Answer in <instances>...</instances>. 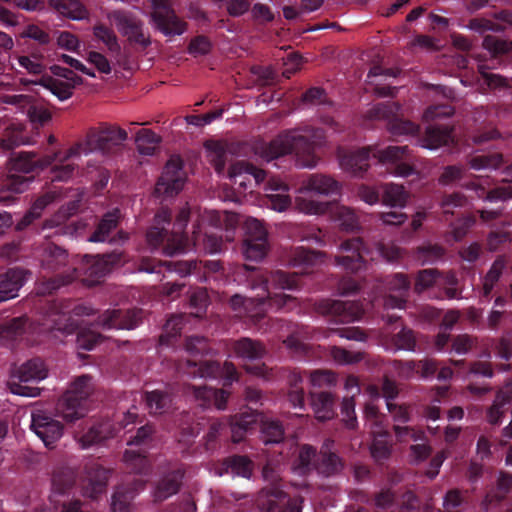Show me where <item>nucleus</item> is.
<instances>
[{"label": "nucleus", "instance_id": "obj_1", "mask_svg": "<svg viewBox=\"0 0 512 512\" xmlns=\"http://www.w3.org/2000/svg\"><path fill=\"white\" fill-rule=\"evenodd\" d=\"M326 134L322 128L305 125L281 132L270 142H259L254 153L266 162L293 154L296 166L313 169L320 161L316 150L325 146Z\"/></svg>", "mask_w": 512, "mask_h": 512}, {"label": "nucleus", "instance_id": "obj_2", "mask_svg": "<svg viewBox=\"0 0 512 512\" xmlns=\"http://www.w3.org/2000/svg\"><path fill=\"white\" fill-rule=\"evenodd\" d=\"M341 183L330 175L314 173L301 181L294 200L295 209L306 215H324L330 211L331 203L308 197L309 194L331 196L341 191Z\"/></svg>", "mask_w": 512, "mask_h": 512}, {"label": "nucleus", "instance_id": "obj_3", "mask_svg": "<svg viewBox=\"0 0 512 512\" xmlns=\"http://www.w3.org/2000/svg\"><path fill=\"white\" fill-rule=\"evenodd\" d=\"M245 269L252 272V274L247 277L249 287L254 291H261L270 309H281L295 301V298L291 295L281 292L277 293L272 289H297L298 283L296 274H289L281 270H276L271 272L269 275H265L261 272H256L253 267L245 266Z\"/></svg>", "mask_w": 512, "mask_h": 512}, {"label": "nucleus", "instance_id": "obj_4", "mask_svg": "<svg viewBox=\"0 0 512 512\" xmlns=\"http://www.w3.org/2000/svg\"><path fill=\"white\" fill-rule=\"evenodd\" d=\"M94 387L92 378L88 375H82L72 381L58 400L56 413L67 423L84 418L88 409V398L93 393Z\"/></svg>", "mask_w": 512, "mask_h": 512}, {"label": "nucleus", "instance_id": "obj_5", "mask_svg": "<svg viewBox=\"0 0 512 512\" xmlns=\"http://www.w3.org/2000/svg\"><path fill=\"white\" fill-rule=\"evenodd\" d=\"M47 376L48 369L44 361L33 358L12 369L7 387L12 394L34 398L40 395L41 389L27 383L40 382Z\"/></svg>", "mask_w": 512, "mask_h": 512}, {"label": "nucleus", "instance_id": "obj_6", "mask_svg": "<svg viewBox=\"0 0 512 512\" xmlns=\"http://www.w3.org/2000/svg\"><path fill=\"white\" fill-rule=\"evenodd\" d=\"M400 105L395 102L377 104L372 107L367 116L370 119L386 120L387 127L395 136L414 135L419 131V126L400 118Z\"/></svg>", "mask_w": 512, "mask_h": 512}, {"label": "nucleus", "instance_id": "obj_7", "mask_svg": "<svg viewBox=\"0 0 512 512\" xmlns=\"http://www.w3.org/2000/svg\"><path fill=\"white\" fill-rule=\"evenodd\" d=\"M260 512H302V497H289L281 487L263 488L256 500Z\"/></svg>", "mask_w": 512, "mask_h": 512}, {"label": "nucleus", "instance_id": "obj_8", "mask_svg": "<svg viewBox=\"0 0 512 512\" xmlns=\"http://www.w3.org/2000/svg\"><path fill=\"white\" fill-rule=\"evenodd\" d=\"M127 139V132L116 126H102L88 131L82 151L85 155L93 151L108 152L111 146L122 144Z\"/></svg>", "mask_w": 512, "mask_h": 512}, {"label": "nucleus", "instance_id": "obj_9", "mask_svg": "<svg viewBox=\"0 0 512 512\" xmlns=\"http://www.w3.org/2000/svg\"><path fill=\"white\" fill-rule=\"evenodd\" d=\"M185 180L186 174L183 170V162L179 156L173 155L167 161L156 183L155 194L157 196L172 197L183 189Z\"/></svg>", "mask_w": 512, "mask_h": 512}, {"label": "nucleus", "instance_id": "obj_10", "mask_svg": "<svg viewBox=\"0 0 512 512\" xmlns=\"http://www.w3.org/2000/svg\"><path fill=\"white\" fill-rule=\"evenodd\" d=\"M93 310L85 305H78L72 310V314L66 311H57L53 308L47 322L43 324L40 330H49L51 333H59L62 336L73 334L79 326V323L74 319V316L91 315Z\"/></svg>", "mask_w": 512, "mask_h": 512}, {"label": "nucleus", "instance_id": "obj_11", "mask_svg": "<svg viewBox=\"0 0 512 512\" xmlns=\"http://www.w3.org/2000/svg\"><path fill=\"white\" fill-rule=\"evenodd\" d=\"M153 6L151 19L154 26L165 35H181L186 29L167 0H150Z\"/></svg>", "mask_w": 512, "mask_h": 512}, {"label": "nucleus", "instance_id": "obj_12", "mask_svg": "<svg viewBox=\"0 0 512 512\" xmlns=\"http://www.w3.org/2000/svg\"><path fill=\"white\" fill-rule=\"evenodd\" d=\"M373 156L383 164L394 165L392 173L399 177H408L416 173L414 167L407 162L409 149L407 146H389L379 150L372 148Z\"/></svg>", "mask_w": 512, "mask_h": 512}, {"label": "nucleus", "instance_id": "obj_13", "mask_svg": "<svg viewBox=\"0 0 512 512\" xmlns=\"http://www.w3.org/2000/svg\"><path fill=\"white\" fill-rule=\"evenodd\" d=\"M107 18L112 25L130 42L137 43L143 47L150 44L149 38L144 34L141 23L130 14L123 11H111Z\"/></svg>", "mask_w": 512, "mask_h": 512}, {"label": "nucleus", "instance_id": "obj_14", "mask_svg": "<svg viewBox=\"0 0 512 512\" xmlns=\"http://www.w3.org/2000/svg\"><path fill=\"white\" fill-rule=\"evenodd\" d=\"M109 470L98 463H89L84 467L81 478V492L83 496L97 499L103 494L109 480Z\"/></svg>", "mask_w": 512, "mask_h": 512}, {"label": "nucleus", "instance_id": "obj_15", "mask_svg": "<svg viewBox=\"0 0 512 512\" xmlns=\"http://www.w3.org/2000/svg\"><path fill=\"white\" fill-rule=\"evenodd\" d=\"M31 428L46 447L58 441L63 435V425L43 411L32 413Z\"/></svg>", "mask_w": 512, "mask_h": 512}, {"label": "nucleus", "instance_id": "obj_16", "mask_svg": "<svg viewBox=\"0 0 512 512\" xmlns=\"http://www.w3.org/2000/svg\"><path fill=\"white\" fill-rule=\"evenodd\" d=\"M82 148L83 144L77 143L69 148L64 155L60 153L49 155L50 157H55L53 164L56 163L51 169V179L53 181H67L75 175L78 166L74 162H70V160L80 158L84 154Z\"/></svg>", "mask_w": 512, "mask_h": 512}, {"label": "nucleus", "instance_id": "obj_17", "mask_svg": "<svg viewBox=\"0 0 512 512\" xmlns=\"http://www.w3.org/2000/svg\"><path fill=\"white\" fill-rule=\"evenodd\" d=\"M230 307L238 316H247L253 321L260 320L270 309L262 293L255 298H245L235 294L230 298Z\"/></svg>", "mask_w": 512, "mask_h": 512}, {"label": "nucleus", "instance_id": "obj_18", "mask_svg": "<svg viewBox=\"0 0 512 512\" xmlns=\"http://www.w3.org/2000/svg\"><path fill=\"white\" fill-rule=\"evenodd\" d=\"M142 319V311L133 309L123 311L112 309L105 311L98 319V326L103 329H133Z\"/></svg>", "mask_w": 512, "mask_h": 512}, {"label": "nucleus", "instance_id": "obj_19", "mask_svg": "<svg viewBox=\"0 0 512 512\" xmlns=\"http://www.w3.org/2000/svg\"><path fill=\"white\" fill-rule=\"evenodd\" d=\"M121 261L120 253H111L98 258L85 257L84 270L85 277L83 283L88 286L96 284L100 278L110 272L113 265Z\"/></svg>", "mask_w": 512, "mask_h": 512}, {"label": "nucleus", "instance_id": "obj_20", "mask_svg": "<svg viewBox=\"0 0 512 512\" xmlns=\"http://www.w3.org/2000/svg\"><path fill=\"white\" fill-rule=\"evenodd\" d=\"M318 311L322 314L335 316L342 323L356 321L363 313L360 303L339 300L321 301L318 305Z\"/></svg>", "mask_w": 512, "mask_h": 512}, {"label": "nucleus", "instance_id": "obj_21", "mask_svg": "<svg viewBox=\"0 0 512 512\" xmlns=\"http://www.w3.org/2000/svg\"><path fill=\"white\" fill-rule=\"evenodd\" d=\"M272 329L280 333H288L287 337L282 341L290 352L294 354H303L306 352L307 346L303 341L308 339V333L304 327L282 320H274L272 322Z\"/></svg>", "mask_w": 512, "mask_h": 512}, {"label": "nucleus", "instance_id": "obj_22", "mask_svg": "<svg viewBox=\"0 0 512 512\" xmlns=\"http://www.w3.org/2000/svg\"><path fill=\"white\" fill-rule=\"evenodd\" d=\"M114 436L112 424L108 421L91 423L81 431L75 432V440L82 449H88L94 445H98L103 441Z\"/></svg>", "mask_w": 512, "mask_h": 512}, {"label": "nucleus", "instance_id": "obj_23", "mask_svg": "<svg viewBox=\"0 0 512 512\" xmlns=\"http://www.w3.org/2000/svg\"><path fill=\"white\" fill-rule=\"evenodd\" d=\"M339 249L347 255L337 256L335 258L336 264L352 272L359 271L362 268L363 255L369 253L364 248L360 238L348 239L342 242Z\"/></svg>", "mask_w": 512, "mask_h": 512}, {"label": "nucleus", "instance_id": "obj_24", "mask_svg": "<svg viewBox=\"0 0 512 512\" xmlns=\"http://www.w3.org/2000/svg\"><path fill=\"white\" fill-rule=\"evenodd\" d=\"M119 218V210L105 214L88 240L90 242L124 243L128 239V234L124 231H119L114 237L109 238L110 232L117 227Z\"/></svg>", "mask_w": 512, "mask_h": 512}, {"label": "nucleus", "instance_id": "obj_25", "mask_svg": "<svg viewBox=\"0 0 512 512\" xmlns=\"http://www.w3.org/2000/svg\"><path fill=\"white\" fill-rule=\"evenodd\" d=\"M370 153L373 154L372 147L349 152L339 150L340 167L353 176H360L369 168L368 159Z\"/></svg>", "mask_w": 512, "mask_h": 512}, {"label": "nucleus", "instance_id": "obj_26", "mask_svg": "<svg viewBox=\"0 0 512 512\" xmlns=\"http://www.w3.org/2000/svg\"><path fill=\"white\" fill-rule=\"evenodd\" d=\"M266 196L269 200V206L277 211L283 212L292 204V200L288 195L289 186L280 178H269L266 188Z\"/></svg>", "mask_w": 512, "mask_h": 512}, {"label": "nucleus", "instance_id": "obj_27", "mask_svg": "<svg viewBox=\"0 0 512 512\" xmlns=\"http://www.w3.org/2000/svg\"><path fill=\"white\" fill-rule=\"evenodd\" d=\"M27 273L19 268L9 269L0 274V302L13 299L18 296L20 288L26 281Z\"/></svg>", "mask_w": 512, "mask_h": 512}, {"label": "nucleus", "instance_id": "obj_28", "mask_svg": "<svg viewBox=\"0 0 512 512\" xmlns=\"http://www.w3.org/2000/svg\"><path fill=\"white\" fill-rule=\"evenodd\" d=\"M228 176L233 181L234 185L246 189L247 181H249L251 177L259 184L265 179V172L247 162L238 161L230 166Z\"/></svg>", "mask_w": 512, "mask_h": 512}, {"label": "nucleus", "instance_id": "obj_29", "mask_svg": "<svg viewBox=\"0 0 512 512\" xmlns=\"http://www.w3.org/2000/svg\"><path fill=\"white\" fill-rule=\"evenodd\" d=\"M398 71L390 68H383L379 65L372 67L368 73V83L374 87V93L379 97L393 96L396 88L385 86L388 78L396 77Z\"/></svg>", "mask_w": 512, "mask_h": 512}, {"label": "nucleus", "instance_id": "obj_30", "mask_svg": "<svg viewBox=\"0 0 512 512\" xmlns=\"http://www.w3.org/2000/svg\"><path fill=\"white\" fill-rule=\"evenodd\" d=\"M410 283L407 277L403 274H395L389 279L388 288L391 292H396L399 295L390 294L384 302L386 309H403L405 307V295L408 292Z\"/></svg>", "mask_w": 512, "mask_h": 512}, {"label": "nucleus", "instance_id": "obj_31", "mask_svg": "<svg viewBox=\"0 0 512 512\" xmlns=\"http://www.w3.org/2000/svg\"><path fill=\"white\" fill-rule=\"evenodd\" d=\"M31 177L11 174L2 182L0 188V204L8 205L14 200V195L23 193L28 189Z\"/></svg>", "mask_w": 512, "mask_h": 512}, {"label": "nucleus", "instance_id": "obj_32", "mask_svg": "<svg viewBox=\"0 0 512 512\" xmlns=\"http://www.w3.org/2000/svg\"><path fill=\"white\" fill-rule=\"evenodd\" d=\"M231 350L236 357L249 361L261 359L266 354L264 345L251 338H241L231 342Z\"/></svg>", "mask_w": 512, "mask_h": 512}, {"label": "nucleus", "instance_id": "obj_33", "mask_svg": "<svg viewBox=\"0 0 512 512\" xmlns=\"http://www.w3.org/2000/svg\"><path fill=\"white\" fill-rule=\"evenodd\" d=\"M144 482L140 479L135 480L133 487H126L124 485L118 486L111 498V511L112 512H130L131 500L135 492L143 489Z\"/></svg>", "mask_w": 512, "mask_h": 512}, {"label": "nucleus", "instance_id": "obj_34", "mask_svg": "<svg viewBox=\"0 0 512 512\" xmlns=\"http://www.w3.org/2000/svg\"><path fill=\"white\" fill-rule=\"evenodd\" d=\"M324 262V254L307 250L303 247L295 248L289 256V264L295 268H301L304 273L312 267L320 265Z\"/></svg>", "mask_w": 512, "mask_h": 512}, {"label": "nucleus", "instance_id": "obj_35", "mask_svg": "<svg viewBox=\"0 0 512 512\" xmlns=\"http://www.w3.org/2000/svg\"><path fill=\"white\" fill-rule=\"evenodd\" d=\"M190 390L195 400L199 402V405L205 407L213 403L219 410L226 408L229 395L226 391L208 387H191Z\"/></svg>", "mask_w": 512, "mask_h": 512}, {"label": "nucleus", "instance_id": "obj_36", "mask_svg": "<svg viewBox=\"0 0 512 512\" xmlns=\"http://www.w3.org/2000/svg\"><path fill=\"white\" fill-rule=\"evenodd\" d=\"M196 267V263L192 261L184 262H155L152 260L145 259L142 261L140 270L147 273H160L162 268L167 271H175L180 276H187L191 273L192 269Z\"/></svg>", "mask_w": 512, "mask_h": 512}, {"label": "nucleus", "instance_id": "obj_37", "mask_svg": "<svg viewBox=\"0 0 512 512\" xmlns=\"http://www.w3.org/2000/svg\"><path fill=\"white\" fill-rule=\"evenodd\" d=\"M55 157L46 156L39 161L35 160V154L21 152L11 162V169L16 172L30 173L39 167L41 169L53 165Z\"/></svg>", "mask_w": 512, "mask_h": 512}, {"label": "nucleus", "instance_id": "obj_38", "mask_svg": "<svg viewBox=\"0 0 512 512\" xmlns=\"http://www.w3.org/2000/svg\"><path fill=\"white\" fill-rule=\"evenodd\" d=\"M178 370L192 378H215L220 374V365L216 362H200L188 360L179 364Z\"/></svg>", "mask_w": 512, "mask_h": 512}, {"label": "nucleus", "instance_id": "obj_39", "mask_svg": "<svg viewBox=\"0 0 512 512\" xmlns=\"http://www.w3.org/2000/svg\"><path fill=\"white\" fill-rule=\"evenodd\" d=\"M171 213L167 209H161L154 217V223L147 232V242L153 248L158 247L167 237L165 225H169Z\"/></svg>", "mask_w": 512, "mask_h": 512}, {"label": "nucleus", "instance_id": "obj_40", "mask_svg": "<svg viewBox=\"0 0 512 512\" xmlns=\"http://www.w3.org/2000/svg\"><path fill=\"white\" fill-rule=\"evenodd\" d=\"M452 131L448 127L426 128L425 136L419 140L421 147L434 150L452 141Z\"/></svg>", "mask_w": 512, "mask_h": 512}, {"label": "nucleus", "instance_id": "obj_41", "mask_svg": "<svg viewBox=\"0 0 512 512\" xmlns=\"http://www.w3.org/2000/svg\"><path fill=\"white\" fill-rule=\"evenodd\" d=\"M49 5L59 14L72 20H83L88 11L79 0H49Z\"/></svg>", "mask_w": 512, "mask_h": 512}, {"label": "nucleus", "instance_id": "obj_42", "mask_svg": "<svg viewBox=\"0 0 512 512\" xmlns=\"http://www.w3.org/2000/svg\"><path fill=\"white\" fill-rule=\"evenodd\" d=\"M28 319L25 317L13 318L0 324V343L8 344L26 333L28 327Z\"/></svg>", "mask_w": 512, "mask_h": 512}, {"label": "nucleus", "instance_id": "obj_43", "mask_svg": "<svg viewBox=\"0 0 512 512\" xmlns=\"http://www.w3.org/2000/svg\"><path fill=\"white\" fill-rule=\"evenodd\" d=\"M252 462L245 456H233L225 460L222 468L215 471V474L222 476L223 474H232L249 478L252 474Z\"/></svg>", "mask_w": 512, "mask_h": 512}, {"label": "nucleus", "instance_id": "obj_44", "mask_svg": "<svg viewBox=\"0 0 512 512\" xmlns=\"http://www.w3.org/2000/svg\"><path fill=\"white\" fill-rule=\"evenodd\" d=\"M512 396V380L508 381L498 392L492 406L488 410L489 423L498 424L505 412V405Z\"/></svg>", "mask_w": 512, "mask_h": 512}, {"label": "nucleus", "instance_id": "obj_45", "mask_svg": "<svg viewBox=\"0 0 512 512\" xmlns=\"http://www.w3.org/2000/svg\"><path fill=\"white\" fill-rule=\"evenodd\" d=\"M382 202L391 207L403 208L406 206L409 193L403 185L395 183H386L381 186Z\"/></svg>", "mask_w": 512, "mask_h": 512}, {"label": "nucleus", "instance_id": "obj_46", "mask_svg": "<svg viewBox=\"0 0 512 512\" xmlns=\"http://www.w3.org/2000/svg\"><path fill=\"white\" fill-rule=\"evenodd\" d=\"M93 35L107 47L115 62L120 64L121 46L118 43L115 33L103 24H97L93 27Z\"/></svg>", "mask_w": 512, "mask_h": 512}, {"label": "nucleus", "instance_id": "obj_47", "mask_svg": "<svg viewBox=\"0 0 512 512\" xmlns=\"http://www.w3.org/2000/svg\"><path fill=\"white\" fill-rule=\"evenodd\" d=\"M67 262V253L62 248L53 244H48L44 248L41 263L45 269L55 271L65 266Z\"/></svg>", "mask_w": 512, "mask_h": 512}, {"label": "nucleus", "instance_id": "obj_48", "mask_svg": "<svg viewBox=\"0 0 512 512\" xmlns=\"http://www.w3.org/2000/svg\"><path fill=\"white\" fill-rule=\"evenodd\" d=\"M312 407L315 416L320 421H325L334 416V399L332 394L328 392H320L312 394Z\"/></svg>", "mask_w": 512, "mask_h": 512}, {"label": "nucleus", "instance_id": "obj_49", "mask_svg": "<svg viewBox=\"0 0 512 512\" xmlns=\"http://www.w3.org/2000/svg\"><path fill=\"white\" fill-rule=\"evenodd\" d=\"M181 478L182 473L180 471H173L165 476L154 491L155 501H163L175 494L179 489Z\"/></svg>", "mask_w": 512, "mask_h": 512}, {"label": "nucleus", "instance_id": "obj_50", "mask_svg": "<svg viewBox=\"0 0 512 512\" xmlns=\"http://www.w3.org/2000/svg\"><path fill=\"white\" fill-rule=\"evenodd\" d=\"M145 401L149 412L152 414H163L170 409L172 404L171 396L161 390L146 393Z\"/></svg>", "mask_w": 512, "mask_h": 512}, {"label": "nucleus", "instance_id": "obj_51", "mask_svg": "<svg viewBox=\"0 0 512 512\" xmlns=\"http://www.w3.org/2000/svg\"><path fill=\"white\" fill-rule=\"evenodd\" d=\"M332 219L345 231H355L359 227L358 217L355 212L347 206H336L331 211Z\"/></svg>", "mask_w": 512, "mask_h": 512}, {"label": "nucleus", "instance_id": "obj_52", "mask_svg": "<svg viewBox=\"0 0 512 512\" xmlns=\"http://www.w3.org/2000/svg\"><path fill=\"white\" fill-rule=\"evenodd\" d=\"M383 343L386 348L393 349L394 351L414 350L415 337L411 330L402 328L398 333L392 335L390 338H385Z\"/></svg>", "mask_w": 512, "mask_h": 512}, {"label": "nucleus", "instance_id": "obj_53", "mask_svg": "<svg viewBox=\"0 0 512 512\" xmlns=\"http://www.w3.org/2000/svg\"><path fill=\"white\" fill-rule=\"evenodd\" d=\"M160 136L149 129H140L135 137L137 150L142 155H152L159 146Z\"/></svg>", "mask_w": 512, "mask_h": 512}, {"label": "nucleus", "instance_id": "obj_54", "mask_svg": "<svg viewBox=\"0 0 512 512\" xmlns=\"http://www.w3.org/2000/svg\"><path fill=\"white\" fill-rule=\"evenodd\" d=\"M373 442L370 447L372 457L380 462L387 459L390 455V444L388 433L382 429L372 430Z\"/></svg>", "mask_w": 512, "mask_h": 512}, {"label": "nucleus", "instance_id": "obj_55", "mask_svg": "<svg viewBox=\"0 0 512 512\" xmlns=\"http://www.w3.org/2000/svg\"><path fill=\"white\" fill-rule=\"evenodd\" d=\"M268 251L267 237L261 240H254L252 238H245L243 242L242 252L247 260L260 261Z\"/></svg>", "mask_w": 512, "mask_h": 512}, {"label": "nucleus", "instance_id": "obj_56", "mask_svg": "<svg viewBox=\"0 0 512 512\" xmlns=\"http://www.w3.org/2000/svg\"><path fill=\"white\" fill-rule=\"evenodd\" d=\"M316 451L312 446L303 445L298 453V457L293 465V470L299 475H304L313 468H317Z\"/></svg>", "mask_w": 512, "mask_h": 512}, {"label": "nucleus", "instance_id": "obj_57", "mask_svg": "<svg viewBox=\"0 0 512 512\" xmlns=\"http://www.w3.org/2000/svg\"><path fill=\"white\" fill-rule=\"evenodd\" d=\"M76 274L77 269L72 268L68 270L64 275L41 282L37 288V291L42 295L50 294L61 286L71 283L76 278Z\"/></svg>", "mask_w": 512, "mask_h": 512}, {"label": "nucleus", "instance_id": "obj_58", "mask_svg": "<svg viewBox=\"0 0 512 512\" xmlns=\"http://www.w3.org/2000/svg\"><path fill=\"white\" fill-rule=\"evenodd\" d=\"M469 188L474 189L479 198H484L490 202L503 201L512 197V188L510 186L498 187L488 193L485 192V187L481 184L472 183Z\"/></svg>", "mask_w": 512, "mask_h": 512}, {"label": "nucleus", "instance_id": "obj_59", "mask_svg": "<svg viewBox=\"0 0 512 512\" xmlns=\"http://www.w3.org/2000/svg\"><path fill=\"white\" fill-rule=\"evenodd\" d=\"M444 255V249L437 245L426 243L417 248L416 259L421 265L433 264Z\"/></svg>", "mask_w": 512, "mask_h": 512}, {"label": "nucleus", "instance_id": "obj_60", "mask_svg": "<svg viewBox=\"0 0 512 512\" xmlns=\"http://www.w3.org/2000/svg\"><path fill=\"white\" fill-rule=\"evenodd\" d=\"M205 148L208 152L210 162L214 165L216 171L221 173L225 165V145L219 141H207Z\"/></svg>", "mask_w": 512, "mask_h": 512}, {"label": "nucleus", "instance_id": "obj_61", "mask_svg": "<svg viewBox=\"0 0 512 512\" xmlns=\"http://www.w3.org/2000/svg\"><path fill=\"white\" fill-rule=\"evenodd\" d=\"M321 455V462L317 465L319 472L325 475H331L342 469L343 464L340 458L335 453L330 452L327 447H324V450L321 451Z\"/></svg>", "mask_w": 512, "mask_h": 512}, {"label": "nucleus", "instance_id": "obj_62", "mask_svg": "<svg viewBox=\"0 0 512 512\" xmlns=\"http://www.w3.org/2000/svg\"><path fill=\"white\" fill-rule=\"evenodd\" d=\"M42 84L47 90L58 97L61 101L70 98L72 95V90L75 87V82L70 83L53 78L44 80Z\"/></svg>", "mask_w": 512, "mask_h": 512}, {"label": "nucleus", "instance_id": "obj_63", "mask_svg": "<svg viewBox=\"0 0 512 512\" xmlns=\"http://www.w3.org/2000/svg\"><path fill=\"white\" fill-rule=\"evenodd\" d=\"M502 155L492 153L489 155H475L470 158L469 165L474 170H490L496 169L502 163Z\"/></svg>", "mask_w": 512, "mask_h": 512}, {"label": "nucleus", "instance_id": "obj_64", "mask_svg": "<svg viewBox=\"0 0 512 512\" xmlns=\"http://www.w3.org/2000/svg\"><path fill=\"white\" fill-rule=\"evenodd\" d=\"M262 439L265 444L279 443L284 437V430L276 420H266L262 423Z\"/></svg>", "mask_w": 512, "mask_h": 512}]
</instances>
